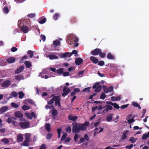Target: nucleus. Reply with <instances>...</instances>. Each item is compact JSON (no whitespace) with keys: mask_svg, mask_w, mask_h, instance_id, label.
<instances>
[{"mask_svg":"<svg viewBox=\"0 0 149 149\" xmlns=\"http://www.w3.org/2000/svg\"><path fill=\"white\" fill-rule=\"evenodd\" d=\"M12 119H13L14 120H16V119L14 117H12V118H8L7 120V121L8 123H9L10 124L11 123H12V122H13V120H12Z\"/></svg>","mask_w":149,"mask_h":149,"instance_id":"nucleus-37","label":"nucleus"},{"mask_svg":"<svg viewBox=\"0 0 149 149\" xmlns=\"http://www.w3.org/2000/svg\"><path fill=\"white\" fill-rule=\"evenodd\" d=\"M46 21V19L45 18H44L42 20L39 21V23L41 24L44 23Z\"/></svg>","mask_w":149,"mask_h":149,"instance_id":"nucleus-48","label":"nucleus"},{"mask_svg":"<svg viewBox=\"0 0 149 149\" xmlns=\"http://www.w3.org/2000/svg\"><path fill=\"white\" fill-rule=\"evenodd\" d=\"M15 116L17 118H21L23 117V114L19 111H15L14 113Z\"/></svg>","mask_w":149,"mask_h":149,"instance_id":"nucleus-10","label":"nucleus"},{"mask_svg":"<svg viewBox=\"0 0 149 149\" xmlns=\"http://www.w3.org/2000/svg\"><path fill=\"white\" fill-rule=\"evenodd\" d=\"M79 137V136L77 134H75V135L74 137V139L75 142H77V139H78Z\"/></svg>","mask_w":149,"mask_h":149,"instance_id":"nucleus-55","label":"nucleus"},{"mask_svg":"<svg viewBox=\"0 0 149 149\" xmlns=\"http://www.w3.org/2000/svg\"><path fill=\"white\" fill-rule=\"evenodd\" d=\"M149 136L148 135V133L146 134H145L143 135L142 139H146Z\"/></svg>","mask_w":149,"mask_h":149,"instance_id":"nucleus-49","label":"nucleus"},{"mask_svg":"<svg viewBox=\"0 0 149 149\" xmlns=\"http://www.w3.org/2000/svg\"><path fill=\"white\" fill-rule=\"evenodd\" d=\"M17 140L19 142H22L23 140V137L21 134H19L17 137Z\"/></svg>","mask_w":149,"mask_h":149,"instance_id":"nucleus-20","label":"nucleus"},{"mask_svg":"<svg viewBox=\"0 0 149 149\" xmlns=\"http://www.w3.org/2000/svg\"><path fill=\"white\" fill-rule=\"evenodd\" d=\"M22 108L23 110L26 111L30 109V107L29 106L24 105L22 106Z\"/></svg>","mask_w":149,"mask_h":149,"instance_id":"nucleus-32","label":"nucleus"},{"mask_svg":"<svg viewBox=\"0 0 149 149\" xmlns=\"http://www.w3.org/2000/svg\"><path fill=\"white\" fill-rule=\"evenodd\" d=\"M112 114H111V115L107 117L106 119V121L109 122H110L112 120L113 118L112 116Z\"/></svg>","mask_w":149,"mask_h":149,"instance_id":"nucleus-36","label":"nucleus"},{"mask_svg":"<svg viewBox=\"0 0 149 149\" xmlns=\"http://www.w3.org/2000/svg\"><path fill=\"white\" fill-rule=\"evenodd\" d=\"M104 64V63L103 61H100L98 62V65L100 66H103Z\"/></svg>","mask_w":149,"mask_h":149,"instance_id":"nucleus-59","label":"nucleus"},{"mask_svg":"<svg viewBox=\"0 0 149 149\" xmlns=\"http://www.w3.org/2000/svg\"><path fill=\"white\" fill-rule=\"evenodd\" d=\"M99 55L100 57L102 58H104L106 56V54L105 53L102 52L101 50V52H100Z\"/></svg>","mask_w":149,"mask_h":149,"instance_id":"nucleus-50","label":"nucleus"},{"mask_svg":"<svg viewBox=\"0 0 149 149\" xmlns=\"http://www.w3.org/2000/svg\"><path fill=\"white\" fill-rule=\"evenodd\" d=\"M27 16L29 18H32L35 16V14L34 13H30L28 14Z\"/></svg>","mask_w":149,"mask_h":149,"instance_id":"nucleus-52","label":"nucleus"},{"mask_svg":"<svg viewBox=\"0 0 149 149\" xmlns=\"http://www.w3.org/2000/svg\"><path fill=\"white\" fill-rule=\"evenodd\" d=\"M128 132V131L126 130L124 132H123L122 133V136L121 138V139L122 140H124L127 137V134Z\"/></svg>","mask_w":149,"mask_h":149,"instance_id":"nucleus-23","label":"nucleus"},{"mask_svg":"<svg viewBox=\"0 0 149 149\" xmlns=\"http://www.w3.org/2000/svg\"><path fill=\"white\" fill-rule=\"evenodd\" d=\"M8 109V107L7 106H3L1 107L0 109V111L1 113L2 114L4 113L6 111H7Z\"/></svg>","mask_w":149,"mask_h":149,"instance_id":"nucleus-18","label":"nucleus"},{"mask_svg":"<svg viewBox=\"0 0 149 149\" xmlns=\"http://www.w3.org/2000/svg\"><path fill=\"white\" fill-rule=\"evenodd\" d=\"M99 84V82H96L93 85V88L95 89L94 90L95 92H99L101 90L102 86Z\"/></svg>","mask_w":149,"mask_h":149,"instance_id":"nucleus-3","label":"nucleus"},{"mask_svg":"<svg viewBox=\"0 0 149 149\" xmlns=\"http://www.w3.org/2000/svg\"><path fill=\"white\" fill-rule=\"evenodd\" d=\"M11 105L12 106L15 108H17L18 107V105L17 104L14 102L11 103Z\"/></svg>","mask_w":149,"mask_h":149,"instance_id":"nucleus-53","label":"nucleus"},{"mask_svg":"<svg viewBox=\"0 0 149 149\" xmlns=\"http://www.w3.org/2000/svg\"><path fill=\"white\" fill-rule=\"evenodd\" d=\"M3 12L6 14H7L8 13L9 11L7 7L5 6L3 8Z\"/></svg>","mask_w":149,"mask_h":149,"instance_id":"nucleus-40","label":"nucleus"},{"mask_svg":"<svg viewBox=\"0 0 149 149\" xmlns=\"http://www.w3.org/2000/svg\"><path fill=\"white\" fill-rule=\"evenodd\" d=\"M54 99H53V97L48 102V104L49 105H50L54 103Z\"/></svg>","mask_w":149,"mask_h":149,"instance_id":"nucleus-58","label":"nucleus"},{"mask_svg":"<svg viewBox=\"0 0 149 149\" xmlns=\"http://www.w3.org/2000/svg\"><path fill=\"white\" fill-rule=\"evenodd\" d=\"M113 106L114 108L117 109H119L120 108L119 105L116 103H114Z\"/></svg>","mask_w":149,"mask_h":149,"instance_id":"nucleus-54","label":"nucleus"},{"mask_svg":"<svg viewBox=\"0 0 149 149\" xmlns=\"http://www.w3.org/2000/svg\"><path fill=\"white\" fill-rule=\"evenodd\" d=\"M11 82L9 80H7L4 81L1 84V86L3 88H7L10 85Z\"/></svg>","mask_w":149,"mask_h":149,"instance_id":"nucleus-6","label":"nucleus"},{"mask_svg":"<svg viewBox=\"0 0 149 149\" xmlns=\"http://www.w3.org/2000/svg\"><path fill=\"white\" fill-rule=\"evenodd\" d=\"M89 125L88 122L85 121L83 124L76 123L73 125L72 131L73 133H79L81 131H84L87 129V127Z\"/></svg>","mask_w":149,"mask_h":149,"instance_id":"nucleus-1","label":"nucleus"},{"mask_svg":"<svg viewBox=\"0 0 149 149\" xmlns=\"http://www.w3.org/2000/svg\"><path fill=\"white\" fill-rule=\"evenodd\" d=\"M90 60L94 64L97 63L98 61V59L96 57L93 56H91L90 57Z\"/></svg>","mask_w":149,"mask_h":149,"instance_id":"nucleus-15","label":"nucleus"},{"mask_svg":"<svg viewBox=\"0 0 149 149\" xmlns=\"http://www.w3.org/2000/svg\"><path fill=\"white\" fill-rule=\"evenodd\" d=\"M21 30L24 33H27L29 31L28 28L26 26H22Z\"/></svg>","mask_w":149,"mask_h":149,"instance_id":"nucleus-19","label":"nucleus"},{"mask_svg":"<svg viewBox=\"0 0 149 149\" xmlns=\"http://www.w3.org/2000/svg\"><path fill=\"white\" fill-rule=\"evenodd\" d=\"M132 104L134 107H138L139 109H141V107L140 105L137 103L135 102H133L132 103Z\"/></svg>","mask_w":149,"mask_h":149,"instance_id":"nucleus-30","label":"nucleus"},{"mask_svg":"<svg viewBox=\"0 0 149 149\" xmlns=\"http://www.w3.org/2000/svg\"><path fill=\"white\" fill-rule=\"evenodd\" d=\"M111 100L113 101H120L121 100V98L120 96H118L116 97H111Z\"/></svg>","mask_w":149,"mask_h":149,"instance_id":"nucleus-26","label":"nucleus"},{"mask_svg":"<svg viewBox=\"0 0 149 149\" xmlns=\"http://www.w3.org/2000/svg\"><path fill=\"white\" fill-rule=\"evenodd\" d=\"M40 38L42 40L43 42L45 41L46 40V37L44 35H41L40 36Z\"/></svg>","mask_w":149,"mask_h":149,"instance_id":"nucleus-62","label":"nucleus"},{"mask_svg":"<svg viewBox=\"0 0 149 149\" xmlns=\"http://www.w3.org/2000/svg\"><path fill=\"white\" fill-rule=\"evenodd\" d=\"M59 15L58 13L55 14L53 16V18L55 20H57L58 18Z\"/></svg>","mask_w":149,"mask_h":149,"instance_id":"nucleus-57","label":"nucleus"},{"mask_svg":"<svg viewBox=\"0 0 149 149\" xmlns=\"http://www.w3.org/2000/svg\"><path fill=\"white\" fill-rule=\"evenodd\" d=\"M58 132V137L59 138L61 136V128L58 129L57 130Z\"/></svg>","mask_w":149,"mask_h":149,"instance_id":"nucleus-46","label":"nucleus"},{"mask_svg":"<svg viewBox=\"0 0 149 149\" xmlns=\"http://www.w3.org/2000/svg\"><path fill=\"white\" fill-rule=\"evenodd\" d=\"M30 124V122L29 121L25 122H20L19 123V126L22 129H25L29 128Z\"/></svg>","mask_w":149,"mask_h":149,"instance_id":"nucleus-4","label":"nucleus"},{"mask_svg":"<svg viewBox=\"0 0 149 149\" xmlns=\"http://www.w3.org/2000/svg\"><path fill=\"white\" fill-rule=\"evenodd\" d=\"M52 133H48L47 134L46 136V139H50L52 137Z\"/></svg>","mask_w":149,"mask_h":149,"instance_id":"nucleus-47","label":"nucleus"},{"mask_svg":"<svg viewBox=\"0 0 149 149\" xmlns=\"http://www.w3.org/2000/svg\"><path fill=\"white\" fill-rule=\"evenodd\" d=\"M137 139V138H135L134 137L132 136L130 138L129 141L133 143L136 142Z\"/></svg>","mask_w":149,"mask_h":149,"instance_id":"nucleus-33","label":"nucleus"},{"mask_svg":"<svg viewBox=\"0 0 149 149\" xmlns=\"http://www.w3.org/2000/svg\"><path fill=\"white\" fill-rule=\"evenodd\" d=\"M63 68H61L58 69L57 70V72L59 74H62L63 73Z\"/></svg>","mask_w":149,"mask_h":149,"instance_id":"nucleus-42","label":"nucleus"},{"mask_svg":"<svg viewBox=\"0 0 149 149\" xmlns=\"http://www.w3.org/2000/svg\"><path fill=\"white\" fill-rule=\"evenodd\" d=\"M66 131L69 133H70L71 131V127L70 126H69L67 127L66 129Z\"/></svg>","mask_w":149,"mask_h":149,"instance_id":"nucleus-56","label":"nucleus"},{"mask_svg":"<svg viewBox=\"0 0 149 149\" xmlns=\"http://www.w3.org/2000/svg\"><path fill=\"white\" fill-rule=\"evenodd\" d=\"M52 106L54 108L53 109L51 110L52 111V118L53 119H55L56 117L58 114V112L54 108V107H53V105H52Z\"/></svg>","mask_w":149,"mask_h":149,"instance_id":"nucleus-11","label":"nucleus"},{"mask_svg":"<svg viewBox=\"0 0 149 149\" xmlns=\"http://www.w3.org/2000/svg\"><path fill=\"white\" fill-rule=\"evenodd\" d=\"M83 62V61L82 58H78L76 59L75 63L77 65H79L82 63Z\"/></svg>","mask_w":149,"mask_h":149,"instance_id":"nucleus-16","label":"nucleus"},{"mask_svg":"<svg viewBox=\"0 0 149 149\" xmlns=\"http://www.w3.org/2000/svg\"><path fill=\"white\" fill-rule=\"evenodd\" d=\"M48 57L51 60L57 59L58 58V57L56 55H49Z\"/></svg>","mask_w":149,"mask_h":149,"instance_id":"nucleus-31","label":"nucleus"},{"mask_svg":"<svg viewBox=\"0 0 149 149\" xmlns=\"http://www.w3.org/2000/svg\"><path fill=\"white\" fill-rule=\"evenodd\" d=\"M23 76L21 74L18 75L15 78V79L17 80H19L23 79Z\"/></svg>","mask_w":149,"mask_h":149,"instance_id":"nucleus-29","label":"nucleus"},{"mask_svg":"<svg viewBox=\"0 0 149 149\" xmlns=\"http://www.w3.org/2000/svg\"><path fill=\"white\" fill-rule=\"evenodd\" d=\"M103 89L104 91L106 93H107L109 92V89L107 88L105 86H103Z\"/></svg>","mask_w":149,"mask_h":149,"instance_id":"nucleus-41","label":"nucleus"},{"mask_svg":"<svg viewBox=\"0 0 149 149\" xmlns=\"http://www.w3.org/2000/svg\"><path fill=\"white\" fill-rule=\"evenodd\" d=\"M11 51L12 52H14L17 51V48L15 47H13L11 48Z\"/></svg>","mask_w":149,"mask_h":149,"instance_id":"nucleus-64","label":"nucleus"},{"mask_svg":"<svg viewBox=\"0 0 149 149\" xmlns=\"http://www.w3.org/2000/svg\"><path fill=\"white\" fill-rule=\"evenodd\" d=\"M60 44V41L58 40H56L53 42V46L54 48L56 47Z\"/></svg>","mask_w":149,"mask_h":149,"instance_id":"nucleus-12","label":"nucleus"},{"mask_svg":"<svg viewBox=\"0 0 149 149\" xmlns=\"http://www.w3.org/2000/svg\"><path fill=\"white\" fill-rule=\"evenodd\" d=\"M18 95H19V98L20 99L22 98L24 95V93L22 91L19 92L18 93Z\"/></svg>","mask_w":149,"mask_h":149,"instance_id":"nucleus-38","label":"nucleus"},{"mask_svg":"<svg viewBox=\"0 0 149 149\" xmlns=\"http://www.w3.org/2000/svg\"><path fill=\"white\" fill-rule=\"evenodd\" d=\"M30 141L29 140H25L22 143V145L24 146H28L29 145V143Z\"/></svg>","mask_w":149,"mask_h":149,"instance_id":"nucleus-24","label":"nucleus"},{"mask_svg":"<svg viewBox=\"0 0 149 149\" xmlns=\"http://www.w3.org/2000/svg\"><path fill=\"white\" fill-rule=\"evenodd\" d=\"M101 52V49L99 48H96L91 51V53L93 55L95 56L99 54Z\"/></svg>","mask_w":149,"mask_h":149,"instance_id":"nucleus-8","label":"nucleus"},{"mask_svg":"<svg viewBox=\"0 0 149 149\" xmlns=\"http://www.w3.org/2000/svg\"><path fill=\"white\" fill-rule=\"evenodd\" d=\"M91 87H88L86 88H85L82 91L83 92H87L88 93L90 91V89L91 88Z\"/></svg>","mask_w":149,"mask_h":149,"instance_id":"nucleus-45","label":"nucleus"},{"mask_svg":"<svg viewBox=\"0 0 149 149\" xmlns=\"http://www.w3.org/2000/svg\"><path fill=\"white\" fill-rule=\"evenodd\" d=\"M70 54H71V55L72 54H74L75 56H78V54L77 53V51L76 50H73Z\"/></svg>","mask_w":149,"mask_h":149,"instance_id":"nucleus-39","label":"nucleus"},{"mask_svg":"<svg viewBox=\"0 0 149 149\" xmlns=\"http://www.w3.org/2000/svg\"><path fill=\"white\" fill-rule=\"evenodd\" d=\"M67 135V134L66 133L63 134L61 138V141H63L66 138Z\"/></svg>","mask_w":149,"mask_h":149,"instance_id":"nucleus-51","label":"nucleus"},{"mask_svg":"<svg viewBox=\"0 0 149 149\" xmlns=\"http://www.w3.org/2000/svg\"><path fill=\"white\" fill-rule=\"evenodd\" d=\"M24 69V66H21L19 68L15 70V74H19Z\"/></svg>","mask_w":149,"mask_h":149,"instance_id":"nucleus-17","label":"nucleus"},{"mask_svg":"<svg viewBox=\"0 0 149 149\" xmlns=\"http://www.w3.org/2000/svg\"><path fill=\"white\" fill-rule=\"evenodd\" d=\"M15 58L13 57L8 58L6 59V61L8 63H13L15 62Z\"/></svg>","mask_w":149,"mask_h":149,"instance_id":"nucleus-14","label":"nucleus"},{"mask_svg":"<svg viewBox=\"0 0 149 149\" xmlns=\"http://www.w3.org/2000/svg\"><path fill=\"white\" fill-rule=\"evenodd\" d=\"M53 99H54L55 101V105L56 106L58 105L59 107H61L60 97V96H55L53 97Z\"/></svg>","mask_w":149,"mask_h":149,"instance_id":"nucleus-5","label":"nucleus"},{"mask_svg":"<svg viewBox=\"0 0 149 149\" xmlns=\"http://www.w3.org/2000/svg\"><path fill=\"white\" fill-rule=\"evenodd\" d=\"M68 40H69L68 42L70 45H71L72 44H73V46L76 47L78 46L79 44L78 42L79 41V40L75 36L73 35H70Z\"/></svg>","mask_w":149,"mask_h":149,"instance_id":"nucleus-2","label":"nucleus"},{"mask_svg":"<svg viewBox=\"0 0 149 149\" xmlns=\"http://www.w3.org/2000/svg\"><path fill=\"white\" fill-rule=\"evenodd\" d=\"M106 95L105 93H102L100 95V98L102 100H104L106 97Z\"/></svg>","mask_w":149,"mask_h":149,"instance_id":"nucleus-44","label":"nucleus"},{"mask_svg":"<svg viewBox=\"0 0 149 149\" xmlns=\"http://www.w3.org/2000/svg\"><path fill=\"white\" fill-rule=\"evenodd\" d=\"M68 118L70 120H71L73 122H75L77 119L78 117L77 116H74L72 115L71 114L69 115Z\"/></svg>","mask_w":149,"mask_h":149,"instance_id":"nucleus-13","label":"nucleus"},{"mask_svg":"<svg viewBox=\"0 0 149 149\" xmlns=\"http://www.w3.org/2000/svg\"><path fill=\"white\" fill-rule=\"evenodd\" d=\"M33 52L31 50H28L27 52V54L29 55L30 58H31L33 57Z\"/></svg>","mask_w":149,"mask_h":149,"instance_id":"nucleus-34","label":"nucleus"},{"mask_svg":"<svg viewBox=\"0 0 149 149\" xmlns=\"http://www.w3.org/2000/svg\"><path fill=\"white\" fill-rule=\"evenodd\" d=\"M70 75V73L68 72H65L63 73V75L64 77L69 76Z\"/></svg>","mask_w":149,"mask_h":149,"instance_id":"nucleus-61","label":"nucleus"},{"mask_svg":"<svg viewBox=\"0 0 149 149\" xmlns=\"http://www.w3.org/2000/svg\"><path fill=\"white\" fill-rule=\"evenodd\" d=\"M50 125L49 123H46L45 125V129L48 132H49L50 131Z\"/></svg>","mask_w":149,"mask_h":149,"instance_id":"nucleus-27","label":"nucleus"},{"mask_svg":"<svg viewBox=\"0 0 149 149\" xmlns=\"http://www.w3.org/2000/svg\"><path fill=\"white\" fill-rule=\"evenodd\" d=\"M135 120L133 118L129 119L127 120L129 124H131L135 121Z\"/></svg>","mask_w":149,"mask_h":149,"instance_id":"nucleus-60","label":"nucleus"},{"mask_svg":"<svg viewBox=\"0 0 149 149\" xmlns=\"http://www.w3.org/2000/svg\"><path fill=\"white\" fill-rule=\"evenodd\" d=\"M107 57V58L109 59H114L115 58L114 56L112 55V54L110 52H109L108 53Z\"/></svg>","mask_w":149,"mask_h":149,"instance_id":"nucleus-28","label":"nucleus"},{"mask_svg":"<svg viewBox=\"0 0 149 149\" xmlns=\"http://www.w3.org/2000/svg\"><path fill=\"white\" fill-rule=\"evenodd\" d=\"M25 140L31 141V134L30 133H26L24 134Z\"/></svg>","mask_w":149,"mask_h":149,"instance_id":"nucleus-21","label":"nucleus"},{"mask_svg":"<svg viewBox=\"0 0 149 149\" xmlns=\"http://www.w3.org/2000/svg\"><path fill=\"white\" fill-rule=\"evenodd\" d=\"M1 141L2 142L6 144H7L9 142V140L7 138H4L2 139Z\"/></svg>","mask_w":149,"mask_h":149,"instance_id":"nucleus-35","label":"nucleus"},{"mask_svg":"<svg viewBox=\"0 0 149 149\" xmlns=\"http://www.w3.org/2000/svg\"><path fill=\"white\" fill-rule=\"evenodd\" d=\"M61 55L62 57L65 58L70 57L71 56V54L69 52H67L62 54Z\"/></svg>","mask_w":149,"mask_h":149,"instance_id":"nucleus-22","label":"nucleus"},{"mask_svg":"<svg viewBox=\"0 0 149 149\" xmlns=\"http://www.w3.org/2000/svg\"><path fill=\"white\" fill-rule=\"evenodd\" d=\"M113 109L112 106L107 104L106 105V108L103 111L102 113H107L109 110H112Z\"/></svg>","mask_w":149,"mask_h":149,"instance_id":"nucleus-9","label":"nucleus"},{"mask_svg":"<svg viewBox=\"0 0 149 149\" xmlns=\"http://www.w3.org/2000/svg\"><path fill=\"white\" fill-rule=\"evenodd\" d=\"M71 22L72 24H75L77 22V19L76 17H73L71 19Z\"/></svg>","mask_w":149,"mask_h":149,"instance_id":"nucleus-43","label":"nucleus"},{"mask_svg":"<svg viewBox=\"0 0 149 149\" xmlns=\"http://www.w3.org/2000/svg\"><path fill=\"white\" fill-rule=\"evenodd\" d=\"M24 63L26 67L27 68H29L31 66V63L29 61H26L24 62Z\"/></svg>","mask_w":149,"mask_h":149,"instance_id":"nucleus-25","label":"nucleus"},{"mask_svg":"<svg viewBox=\"0 0 149 149\" xmlns=\"http://www.w3.org/2000/svg\"><path fill=\"white\" fill-rule=\"evenodd\" d=\"M63 93L62 94L63 96L67 95L70 92V90L66 86H65L63 89Z\"/></svg>","mask_w":149,"mask_h":149,"instance_id":"nucleus-7","label":"nucleus"},{"mask_svg":"<svg viewBox=\"0 0 149 149\" xmlns=\"http://www.w3.org/2000/svg\"><path fill=\"white\" fill-rule=\"evenodd\" d=\"M46 147L45 144H42L40 146L39 149H46Z\"/></svg>","mask_w":149,"mask_h":149,"instance_id":"nucleus-63","label":"nucleus"}]
</instances>
